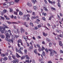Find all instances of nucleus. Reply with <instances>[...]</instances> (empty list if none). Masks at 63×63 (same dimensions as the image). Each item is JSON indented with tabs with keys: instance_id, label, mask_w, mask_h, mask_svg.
<instances>
[{
	"instance_id": "15",
	"label": "nucleus",
	"mask_w": 63,
	"mask_h": 63,
	"mask_svg": "<svg viewBox=\"0 0 63 63\" xmlns=\"http://www.w3.org/2000/svg\"><path fill=\"white\" fill-rule=\"evenodd\" d=\"M50 55L51 56H52L53 55V53L52 52H51L50 53Z\"/></svg>"
},
{
	"instance_id": "13",
	"label": "nucleus",
	"mask_w": 63,
	"mask_h": 63,
	"mask_svg": "<svg viewBox=\"0 0 63 63\" xmlns=\"http://www.w3.org/2000/svg\"><path fill=\"white\" fill-rule=\"evenodd\" d=\"M3 59V60H4V61H6V60L8 59L6 57H4V58Z\"/></svg>"
},
{
	"instance_id": "3",
	"label": "nucleus",
	"mask_w": 63,
	"mask_h": 63,
	"mask_svg": "<svg viewBox=\"0 0 63 63\" xmlns=\"http://www.w3.org/2000/svg\"><path fill=\"white\" fill-rule=\"evenodd\" d=\"M19 36L18 35H12V38H13L14 39V38H18Z\"/></svg>"
},
{
	"instance_id": "64",
	"label": "nucleus",
	"mask_w": 63,
	"mask_h": 63,
	"mask_svg": "<svg viewBox=\"0 0 63 63\" xmlns=\"http://www.w3.org/2000/svg\"><path fill=\"white\" fill-rule=\"evenodd\" d=\"M47 63H52V62H51V61H50L48 62H47Z\"/></svg>"
},
{
	"instance_id": "49",
	"label": "nucleus",
	"mask_w": 63,
	"mask_h": 63,
	"mask_svg": "<svg viewBox=\"0 0 63 63\" xmlns=\"http://www.w3.org/2000/svg\"><path fill=\"white\" fill-rule=\"evenodd\" d=\"M60 53H63V50H60Z\"/></svg>"
},
{
	"instance_id": "14",
	"label": "nucleus",
	"mask_w": 63,
	"mask_h": 63,
	"mask_svg": "<svg viewBox=\"0 0 63 63\" xmlns=\"http://www.w3.org/2000/svg\"><path fill=\"white\" fill-rule=\"evenodd\" d=\"M43 26V24H41L40 25H38V28H40L41 26Z\"/></svg>"
},
{
	"instance_id": "46",
	"label": "nucleus",
	"mask_w": 63,
	"mask_h": 63,
	"mask_svg": "<svg viewBox=\"0 0 63 63\" xmlns=\"http://www.w3.org/2000/svg\"><path fill=\"white\" fill-rule=\"evenodd\" d=\"M49 47H51V45H52V44H51V43L50 42L49 43Z\"/></svg>"
},
{
	"instance_id": "31",
	"label": "nucleus",
	"mask_w": 63,
	"mask_h": 63,
	"mask_svg": "<svg viewBox=\"0 0 63 63\" xmlns=\"http://www.w3.org/2000/svg\"><path fill=\"white\" fill-rule=\"evenodd\" d=\"M35 18H37V17L35 16H32V19H35Z\"/></svg>"
},
{
	"instance_id": "60",
	"label": "nucleus",
	"mask_w": 63,
	"mask_h": 63,
	"mask_svg": "<svg viewBox=\"0 0 63 63\" xmlns=\"http://www.w3.org/2000/svg\"><path fill=\"white\" fill-rule=\"evenodd\" d=\"M32 15L33 16H35V13L33 12L32 13Z\"/></svg>"
},
{
	"instance_id": "55",
	"label": "nucleus",
	"mask_w": 63,
	"mask_h": 63,
	"mask_svg": "<svg viewBox=\"0 0 63 63\" xmlns=\"http://www.w3.org/2000/svg\"><path fill=\"white\" fill-rule=\"evenodd\" d=\"M42 43L44 45V44H45V42L44 41H43L42 42Z\"/></svg>"
},
{
	"instance_id": "56",
	"label": "nucleus",
	"mask_w": 63,
	"mask_h": 63,
	"mask_svg": "<svg viewBox=\"0 0 63 63\" xmlns=\"http://www.w3.org/2000/svg\"><path fill=\"white\" fill-rule=\"evenodd\" d=\"M3 11L4 13H6V12H7V10H3Z\"/></svg>"
},
{
	"instance_id": "16",
	"label": "nucleus",
	"mask_w": 63,
	"mask_h": 63,
	"mask_svg": "<svg viewBox=\"0 0 63 63\" xmlns=\"http://www.w3.org/2000/svg\"><path fill=\"white\" fill-rule=\"evenodd\" d=\"M46 40H47V42H49L50 41V40L49 39V38H46Z\"/></svg>"
},
{
	"instance_id": "25",
	"label": "nucleus",
	"mask_w": 63,
	"mask_h": 63,
	"mask_svg": "<svg viewBox=\"0 0 63 63\" xmlns=\"http://www.w3.org/2000/svg\"><path fill=\"white\" fill-rule=\"evenodd\" d=\"M58 7H59V8H60V7H61L60 3L59 2L58 3Z\"/></svg>"
},
{
	"instance_id": "34",
	"label": "nucleus",
	"mask_w": 63,
	"mask_h": 63,
	"mask_svg": "<svg viewBox=\"0 0 63 63\" xmlns=\"http://www.w3.org/2000/svg\"><path fill=\"white\" fill-rule=\"evenodd\" d=\"M0 18L2 19V20H4L5 19V18H4V17H3L2 16H0Z\"/></svg>"
},
{
	"instance_id": "24",
	"label": "nucleus",
	"mask_w": 63,
	"mask_h": 63,
	"mask_svg": "<svg viewBox=\"0 0 63 63\" xmlns=\"http://www.w3.org/2000/svg\"><path fill=\"white\" fill-rule=\"evenodd\" d=\"M19 0H15V3H18Z\"/></svg>"
},
{
	"instance_id": "54",
	"label": "nucleus",
	"mask_w": 63,
	"mask_h": 63,
	"mask_svg": "<svg viewBox=\"0 0 63 63\" xmlns=\"http://www.w3.org/2000/svg\"><path fill=\"white\" fill-rule=\"evenodd\" d=\"M17 46L18 47H20V45H19V44L18 43L17 44Z\"/></svg>"
},
{
	"instance_id": "39",
	"label": "nucleus",
	"mask_w": 63,
	"mask_h": 63,
	"mask_svg": "<svg viewBox=\"0 0 63 63\" xmlns=\"http://www.w3.org/2000/svg\"><path fill=\"white\" fill-rule=\"evenodd\" d=\"M14 61L15 62H18V60L17 59H14Z\"/></svg>"
},
{
	"instance_id": "1",
	"label": "nucleus",
	"mask_w": 63,
	"mask_h": 63,
	"mask_svg": "<svg viewBox=\"0 0 63 63\" xmlns=\"http://www.w3.org/2000/svg\"><path fill=\"white\" fill-rule=\"evenodd\" d=\"M5 35L6 36V37L5 38V40L7 41H8V42H10V43H13V39H14V38H12V39H11L10 40V39L8 38H10V36L9 35V33H6Z\"/></svg>"
},
{
	"instance_id": "47",
	"label": "nucleus",
	"mask_w": 63,
	"mask_h": 63,
	"mask_svg": "<svg viewBox=\"0 0 63 63\" xmlns=\"http://www.w3.org/2000/svg\"><path fill=\"white\" fill-rule=\"evenodd\" d=\"M44 2H45V3L46 4H47V0H44Z\"/></svg>"
},
{
	"instance_id": "50",
	"label": "nucleus",
	"mask_w": 63,
	"mask_h": 63,
	"mask_svg": "<svg viewBox=\"0 0 63 63\" xmlns=\"http://www.w3.org/2000/svg\"><path fill=\"white\" fill-rule=\"evenodd\" d=\"M9 60H11L12 59L11 58V56H9Z\"/></svg>"
},
{
	"instance_id": "17",
	"label": "nucleus",
	"mask_w": 63,
	"mask_h": 63,
	"mask_svg": "<svg viewBox=\"0 0 63 63\" xmlns=\"http://www.w3.org/2000/svg\"><path fill=\"white\" fill-rule=\"evenodd\" d=\"M27 5L29 6V7H31L32 6V4L31 3H27Z\"/></svg>"
},
{
	"instance_id": "4",
	"label": "nucleus",
	"mask_w": 63,
	"mask_h": 63,
	"mask_svg": "<svg viewBox=\"0 0 63 63\" xmlns=\"http://www.w3.org/2000/svg\"><path fill=\"white\" fill-rule=\"evenodd\" d=\"M16 30H17V31H15V33L16 34L18 33V34H19V33H20V31H19V29H17Z\"/></svg>"
},
{
	"instance_id": "38",
	"label": "nucleus",
	"mask_w": 63,
	"mask_h": 63,
	"mask_svg": "<svg viewBox=\"0 0 63 63\" xmlns=\"http://www.w3.org/2000/svg\"><path fill=\"white\" fill-rule=\"evenodd\" d=\"M37 50L35 49V50H34V52L35 54H38L37 52V51H36Z\"/></svg>"
},
{
	"instance_id": "58",
	"label": "nucleus",
	"mask_w": 63,
	"mask_h": 63,
	"mask_svg": "<svg viewBox=\"0 0 63 63\" xmlns=\"http://www.w3.org/2000/svg\"><path fill=\"white\" fill-rule=\"evenodd\" d=\"M29 60H26L25 61V62H28L29 63Z\"/></svg>"
},
{
	"instance_id": "62",
	"label": "nucleus",
	"mask_w": 63,
	"mask_h": 63,
	"mask_svg": "<svg viewBox=\"0 0 63 63\" xmlns=\"http://www.w3.org/2000/svg\"><path fill=\"white\" fill-rule=\"evenodd\" d=\"M6 2L4 3L3 4V6H6Z\"/></svg>"
},
{
	"instance_id": "2",
	"label": "nucleus",
	"mask_w": 63,
	"mask_h": 63,
	"mask_svg": "<svg viewBox=\"0 0 63 63\" xmlns=\"http://www.w3.org/2000/svg\"><path fill=\"white\" fill-rule=\"evenodd\" d=\"M4 30V31H5L6 30V29H5V27H2L1 26L0 27V31L2 33H4V31L3 30Z\"/></svg>"
},
{
	"instance_id": "8",
	"label": "nucleus",
	"mask_w": 63,
	"mask_h": 63,
	"mask_svg": "<svg viewBox=\"0 0 63 63\" xmlns=\"http://www.w3.org/2000/svg\"><path fill=\"white\" fill-rule=\"evenodd\" d=\"M56 32H57V33H60L61 32H62V31H61V30H59L57 29L56 30Z\"/></svg>"
},
{
	"instance_id": "12",
	"label": "nucleus",
	"mask_w": 63,
	"mask_h": 63,
	"mask_svg": "<svg viewBox=\"0 0 63 63\" xmlns=\"http://www.w3.org/2000/svg\"><path fill=\"white\" fill-rule=\"evenodd\" d=\"M8 32L9 33H9L10 35H9V36H10V35H12V33H11V30H8Z\"/></svg>"
},
{
	"instance_id": "32",
	"label": "nucleus",
	"mask_w": 63,
	"mask_h": 63,
	"mask_svg": "<svg viewBox=\"0 0 63 63\" xmlns=\"http://www.w3.org/2000/svg\"><path fill=\"white\" fill-rule=\"evenodd\" d=\"M59 45L61 46H62V42L61 41H60L59 42Z\"/></svg>"
},
{
	"instance_id": "7",
	"label": "nucleus",
	"mask_w": 63,
	"mask_h": 63,
	"mask_svg": "<svg viewBox=\"0 0 63 63\" xmlns=\"http://www.w3.org/2000/svg\"><path fill=\"white\" fill-rule=\"evenodd\" d=\"M37 46L39 48L38 49V50L40 51H41V49H40V45L39 44H37Z\"/></svg>"
},
{
	"instance_id": "10",
	"label": "nucleus",
	"mask_w": 63,
	"mask_h": 63,
	"mask_svg": "<svg viewBox=\"0 0 63 63\" xmlns=\"http://www.w3.org/2000/svg\"><path fill=\"white\" fill-rule=\"evenodd\" d=\"M0 37L2 39H4L5 38V36L3 35H0Z\"/></svg>"
},
{
	"instance_id": "37",
	"label": "nucleus",
	"mask_w": 63,
	"mask_h": 63,
	"mask_svg": "<svg viewBox=\"0 0 63 63\" xmlns=\"http://www.w3.org/2000/svg\"><path fill=\"white\" fill-rule=\"evenodd\" d=\"M14 15H17V12H14Z\"/></svg>"
},
{
	"instance_id": "63",
	"label": "nucleus",
	"mask_w": 63,
	"mask_h": 63,
	"mask_svg": "<svg viewBox=\"0 0 63 63\" xmlns=\"http://www.w3.org/2000/svg\"><path fill=\"white\" fill-rule=\"evenodd\" d=\"M2 59H3V58H1L0 60V62H2Z\"/></svg>"
},
{
	"instance_id": "36",
	"label": "nucleus",
	"mask_w": 63,
	"mask_h": 63,
	"mask_svg": "<svg viewBox=\"0 0 63 63\" xmlns=\"http://www.w3.org/2000/svg\"><path fill=\"white\" fill-rule=\"evenodd\" d=\"M10 12L13 13V10H12V8H10Z\"/></svg>"
},
{
	"instance_id": "40",
	"label": "nucleus",
	"mask_w": 63,
	"mask_h": 63,
	"mask_svg": "<svg viewBox=\"0 0 63 63\" xmlns=\"http://www.w3.org/2000/svg\"><path fill=\"white\" fill-rule=\"evenodd\" d=\"M5 56V54H2L1 55V56L2 57H4Z\"/></svg>"
},
{
	"instance_id": "27",
	"label": "nucleus",
	"mask_w": 63,
	"mask_h": 63,
	"mask_svg": "<svg viewBox=\"0 0 63 63\" xmlns=\"http://www.w3.org/2000/svg\"><path fill=\"white\" fill-rule=\"evenodd\" d=\"M51 17L53 18V16H51L49 17V20H51Z\"/></svg>"
},
{
	"instance_id": "30",
	"label": "nucleus",
	"mask_w": 63,
	"mask_h": 63,
	"mask_svg": "<svg viewBox=\"0 0 63 63\" xmlns=\"http://www.w3.org/2000/svg\"><path fill=\"white\" fill-rule=\"evenodd\" d=\"M33 8L34 10H36V9H37V7H36V6H34L33 7Z\"/></svg>"
},
{
	"instance_id": "53",
	"label": "nucleus",
	"mask_w": 63,
	"mask_h": 63,
	"mask_svg": "<svg viewBox=\"0 0 63 63\" xmlns=\"http://www.w3.org/2000/svg\"><path fill=\"white\" fill-rule=\"evenodd\" d=\"M45 51H46V52H48V51L47 48L45 49Z\"/></svg>"
},
{
	"instance_id": "26",
	"label": "nucleus",
	"mask_w": 63,
	"mask_h": 63,
	"mask_svg": "<svg viewBox=\"0 0 63 63\" xmlns=\"http://www.w3.org/2000/svg\"><path fill=\"white\" fill-rule=\"evenodd\" d=\"M10 4H11L10 3V2H9V3L8 2L7 3V6H10Z\"/></svg>"
},
{
	"instance_id": "35",
	"label": "nucleus",
	"mask_w": 63,
	"mask_h": 63,
	"mask_svg": "<svg viewBox=\"0 0 63 63\" xmlns=\"http://www.w3.org/2000/svg\"><path fill=\"white\" fill-rule=\"evenodd\" d=\"M42 15H44L45 16H47V14L46 13H44L43 12L42 13Z\"/></svg>"
},
{
	"instance_id": "5",
	"label": "nucleus",
	"mask_w": 63,
	"mask_h": 63,
	"mask_svg": "<svg viewBox=\"0 0 63 63\" xmlns=\"http://www.w3.org/2000/svg\"><path fill=\"white\" fill-rule=\"evenodd\" d=\"M48 1L49 3H50L51 4H52V3L53 4H54L55 3V2L54 1H53L52 2V1H51L50 0H48Z\"/></svg>"
},
{
	"instance_id": "28",
	"label": "nucleus",
	"mask_w": 63,
	"mask_h": 63,
	"mask_svg": "<svg viewBox=\"0 0 63 63\" xmlns=\"http://www.w3.org/2000/svg\"><path fill=\"white\" fill-rule=\"evenodd\" d=\"M21 40L20 39H19V40H18L17 41V43H21Z\"/></svg>"
},
{
	"instance_id": "45",
	"label": "nucleus",
	"mask_w": 63,
	"mask_h": 63,
	"mask_svg": "<svg viewBox=\"0 0 63 63\" xmlns=\"http://www.w3.org/2000/svg\"><path fill=\"white\" fill-rule=\"evenodd\" d=\"M29 48L30 49H33V46H30Z\"/></svg>"
},
{
	"instance_id": "29",
	"label": "nucleus",
	"mask_w": 63,
	"mask_h": 63,
	"mask_svg": "<svg viewBox=\"0 0 63 63\" xmlns=\"http://www.w3.org/2000/svg\"><path fill=\"white\" fill-rule=\"evenodd\" d=\"M52 52H53V53H54V54H57V52L56 51L54 50H53L52 51Z\"/></svg>"
},
{
	"instance_id": "22",
	"label": "nucleus",
	"mask_w": 63,
	"mask_h": 63,
	"mask_svg": "<svg viewBox=\"0 0 63 63\" xmlns=\"http://www.w3.org/2000/svg\"><path fill=\"white\" fill-rule=\"evenodd\" d=\"M18 52L19 53H20L22 54H23V53L21 51V50H18Z\"/></svg>"
},
{
	"instance_id": "33",
	"label": "nucleus",
	"mask_w": 63,
	"mask_h": 63,
	"mask_svg": "<svg viewBox=\"0 0 63 63\" xmlns=\"http://www.w3.org/2000/svg\"><path fill=\"white\" fill-rule=\"evenodd\" d=\"M30 25H31V26H33V23L32 22H31L30 23Z\"/></svg>"
},
{
	"instance_id": "44",
	"label": "nucleus",
	"mask_w": 63,
	"mask_h": 63,
	"mask_svg": "<svg viewBox=\"0 0 63 63\" xmlns=\"http://www.w3.org/2000/svg\"><path fill=\"white\" fill-rule=\"evenodd\" d=\"M10 3L11 5H13V4H14V2H10Z\"/></svg>"
},
{
	"instance_id": "57",
	"label": "nucleus",
	"mask_w": 63,
	"mask_h": 63,
	"mask_svg": "<svg viewBox=\"0 0 63 63\" xmlns=\"http://www.w3.org/2000/svg\"><path fill=\"white\" fill-rule=\"evenodd\" d=\"M24 51L25 53H26L27 52V51L26 49H25L24 50Z\"/></svg>"
},
{
	"instance_id": "20",
	"label": "nucleus",
	"mask_w": 63,
	"mask_h": 63,
	"mask_svg": "<svg viewBox=\"0 0 63 63\" xmlns=\"http://www.w3.org/2000/svg\"><path fill=\"white\" fill-rule=\"evenodd\" d=\"M32 2L33 3V4H35V2H37V1L36 0H32Z\"/></svg>"
},
{
	"instance_id": "59",
	"label": "nucleus",
	"mask_w": 63,
	"mask_h": 63,
	"mask_svg": "<svg viewBox=\"0 0 63 63\" xmlns=\"http://www.w3.org/2000/svg\"><path fill=\"white\" fill-rule=\"evenodd\" d=\"M23 49V47H21L19 49V50H22Z\"/></svg>"
},
{
	"instance_id": "51",
	"label": "nucleus",
	"mask_w": 63,
	"mask_h": 63,
	"mask_svg": "<svg viewBox=\"0 0 63 63\" xmlns=\"http://www.w3.org/2000/svg\"><path fill=\"white\" fill-rule=\"evenodd\" d=\"M22 23L23 24V25H25L26 24V22H24L23 23Z\"/></svg>"
},
{
	"instance_id": "43",
	"label": "nucleus",
	"mask_w": 63,
	"mask_h": 63,
	"mask_svg": "<svg viewBox=\"0 0 63 63\" xmlns=\"http://www.w3.org/2000/svg\"><path fill=\"white\" fill-rule=\"evenodd\" d=\"M42 54L44 56H45V55H46V54H45V52L43 51V52L42 53Z\"/></svg>"
},
{
	"instance_id": "52",
	"label": "nucleus",
	"mask_w": 63,
	"mask_h": 63,
	"mask_svg": "<svg viewBox=\"0 0 63 63\" xmlns=\"http://www.w3.org/2000/svg\"><path fill=\"white\" fill-rule=\"evenodd\" d=\"M42 19L44 21H45V20H46V18L45 17H43L42 18Z\"/></svg>"
},
{
	"instance_id": "41",
	"label": "nucleus",
	"mask_w": 63,
	"mask_h": 63,
	"mask_svg": "<svg viewBox=\"0 0 63 63\" xmlns=\"http://www.w3.org/2000/svg\"><path fill=\"white\" fill-rule=\"evenodd\" d=\"M21 60H22V59H23L25 58V57L24 56H22L21 58Z\"/></svg>"
},
{
	"instance_id": "61",
	"label": "nucleus",
	"mask_w": 63,
	"mask_h": 63,
	"mask_svg": "<svg viewBox=\"0 0 63 63\" xmlns=\"http://www.w3.org/2000/svg\"><path fill=\"white\" fill-rule=\"evenodd\" d=\"M48 50H49V51H50L51 52V51H52V49H49Z\"/></svg>"
},
{
	"instance_id": "48",
	"label": "nucleus",
	"mask_w": 63,
	"mask_h": 63,
	"mask_svg": "<svg viewBox=\"0 0 63 63\" xmlns=\"http://www.w3.org/2000/svg\"><path fill=\"white\" fill-rule=\"evenodd\" d=\"M34 29H35V30H37V29H38V27H35L34 28Z\"/></svg>"
},
{
	"instance_id": "11",
	"label": "nucleus",
	"mask_w": 63,
	"mask_h": 63,
	"mask_svg": "<svg viewBox=\"0 0 63 63\" xmlns=\"http://www.w3.org/2000/svg\"><path fill=\"white\" fill-rule=\"evenodd\" d=\"M16 57H17V58H19V57H21V56H19L17 53H16Z\"/></svg>"
},
{
	"instance_id": "9",
	"label": "nucleus",
	"mask_w": 63,
	"mask_h": 63,
	"mask_svg": "<svg viewBox=\"0 0 63 63\" xmlns=\"http://www.w3.org/2000/svg\"><path fill=\"white\" fill-rule=\"evenodd\" d=\"M43 10H45V11H46V12L48 11V10H47V8L46 7H44Z\"/></svg>"
},
{
	"instance_id": "21",
	"label": "nucleus",
	"mask_w": 63,
	"mask_h": 63,
	"mask_svg": "<svg viewBox=\"0 0 63 63\" xmlns=\"http://www.w3.org/2000/svg\"><path fill=\"white\" fill-rule=\"evenodd\" d=\"M25 57L27 60H29V57H28V55H26Z\"/></svg>"
},
{
	"instance_id": "6",
	"label": "nucleus",
	"mask_w": 63,
	"mask_h": 63,
	"mask_svg": "<svg viewBox=\"0 0 63 63\" xmlns=\"http://www.w3.org/2000/svg\"><path fill=\"white\" fill-rule=\"evenodd\" d=\"M20 30H21V34L23 32V33H24V31H25V30H24L22 28H21L20 29Z\"/></svg>"
},
{
	"instance_id": "23",
	"label": "nucleus",
	"mask_w": 63,
	"mask_h": 63,
	"mask_svg": "<svg viewBox=\"0 0 63 63\" xmlns=\"http://www.w3.org/2000/svg\"><path fill=\"white\" fill-rule=\"evenodd\" d=\"M19 15L20 16H22L23 15V13L21 11L19 12Z\"/></svg>"
},
{
	"instance_id": "42",
	"label": "nucleus",
	"mask_w": 63,
	"mask_h": 63,
	"mask_svg": "<svg viewBox=\"0 0 63 63\" xmlns=\"http://www.w3.org/2000/svg\"><path fill=\"white\" fill-rule=\"evenodd\" d=\"M12 57L13 59H15V58H16L15 56L14 55H12Z\"/></svg>"
},
{
	"instance_id": "18",
	"label": "nucleus",
	"mask_w": 63,
	"mask_h": 63,
	"mask_svg": "<svg viewBox=\"0 0 63 63\" xmlns=\"http://www.w3.org/2000/svg\"><path fill=\"white\" fill-rule=\"evenodd\" d=\"M43 35L44 36H47V33H45V32H43Z\"/></svg>"
},
{
	"instance_id": "19",
	"label": "nucleus",
	"mask_w": 63,
	"mask_h": 63,
	"mask_svg": "<svg viewBox=\"0 0 63 63\" xmlns=\"http://www.w3.org/2000/svg\"><path fill=\"white\" fill-rule=\"evenodd\" d=\"M3 26L6 28H9L8 27H7L6 25L3 24Z\"/></svg>"
}]
</instances>
